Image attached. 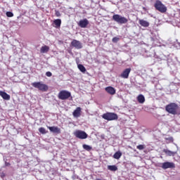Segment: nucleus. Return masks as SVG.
<instances>
[{
    "mask_svg": "<svg viewBox=\"0 0 180 180\" xmlns=\"http://www.w3.org/2000/svg\"><path fill=\"white\" fill-rule=\"evenodd\" d=\"M46 77H51L53 74L51 73V72H46Z\"/></svg>",
    "mask_w": 180,
    "mask_h": 180,
    "instance_id": "31",
    "label": "nucleus"
},
{
    "mask_svg": "<svg viewBox=\"0 0 180 180\" xmlns=\"http://www.w3.org/2000/svg\"><path fill=\"white\" fill-rule=\"evenodd\" d=\"M7 165H11V163H7Z\"/></svg>",
    "mask_w": 180,
    "mask_h": 180,
    "instance_id": "32",
    "label": "nucleus"
},
{
    "mask_svg": "<svg viewBox=\"0 0 180 180\" xmlns=\"http://www.w3.org/2000/svg\"><path fill=\"white\" fill-rule=\"evenodd\" d=\"M105 91H106V92L108 94H109L110 95H115V94H116V89H115L112 86H107V87H105Z\"/></svg>",
    "mask_w": 180,
    "mask_h": 180,
    "instance_id": "14",
    "label": "nucleus"
},
{
    "mask_svg": "<svg viewBox=\"0 0 180 180\" xmlns=\"http://www.w3.org/2000/svg\"><path fill=\"white\" fill-rule=\"evenodd\" d=\"M131 72V68L125 69L120 75L121 78L127 79V78H129V75H130Z\"/></svg>",
    "mask_w": 180,
    "mask_h": 180,
    "instance_id": "10",
    "label": "nucleus"
},
{
    "mask_svg": "<svg viewBox=\"0 0 180 180\" xmlns=\"http://www.w3.org/2000/svg\"><path fill=\"white\" fill-rule=\"evenodd\" d=\"M6 15L7 18H13V13L11 12V11H7L6 13Z\"/></svg>",
    "mask_w": 180,
    "mask_h": 180,
    "instance_id": "26",
    "label": "nucleus"
},
{
    "mask_svg": "<svg viewBox=\"0 0 180 180\" xmlns=\"http://www.w3.org/2000/svg\"><path fill=\"white\" fill-rule=\"evenodd\" d=\"M136 148L138 150H144V148H146V146L144 145H139L136 146Z\"/></svg>",
    "mask_w": 180,
    "mask_h": 180,
    "instance_id": "27",
    "label": "nucleus"
},
{
    "mask_svg": "<svg viewBox=\"0 0 180 180\" xmlns=\"http://www.w3.org/2000/svg\"><path fill=\"white\" fill-rule=\"evenodd\" d=\"M162 169H168V168H175V163L172 162H165L162 164Z\"/></svg>",
    "mask_w": 180,
    "mask_h": 180,
    "instance_id": "8",
    "label": "nucleus"
},
{
    "mask_svg": "<svg viewBox=\"0 0 180 180\" xmlns=\"http://www.w3.org/2000/svg\"><path fill=\"white\" fill-rule=\"evenodd\" d=\"M166 155H168L169 157H174L175 154H176V152H172L168 149H163L162 150Z\"/></svg>",
    "mask_w": 180,
    "mask_h": 180,
    "instance_id": "16",
    "label": "nucleus"
},
{
    "mask_svg": "<svg viewBox=\"0 0 180 180\" xmlns=\"http://www.w3.org/2000/svg\"><path fill=\"white\" fill-rule=\"evenodd\" d=\"M82 147L84 150H86V151H91V150H92V148L91 147V146H89L86 144H83Z\"/></svg>",
    "mask_w": 180,
    "mask_h": 180,
    "instance_id": "25",
    "label": "nucleus"
},
{
    "mask_svg": "<svg viewBox=\"0 0 180 180\" xmlns=\"http://www.w3.org/2000/svg\"><path fill=\"white\" fill-rule=\"evenodd\" d=\"M74 136L80 140H85V139H88V134L82 130H76L74 132Z\"/></svg>",
    "mask_w": 180,
    "mask_h": 180,
    "instance_id": "7",
    "label": "nucleus"
},
{
    "mask_svg": "<svg viewBox=\"0 0 180 180\" xmlns=\"http://www.w3.org/2000/svg\"><path fill=\"white\" fill-rule=\"evenodd\" d=\"M58 98L61 101H67V99L71 98V92L67 90H62L58 93Z\"/></svg>",
    "mask_w": 180,
    "mask_h": 180,
    "instance_id": "6",
    "label": "nucleus"
},
{
    "mask_svg": "<svg viewBox=\"0 0 180 180\" xmlns=\"http://www.w3.org/2000/svg\"><path fill=\"white\" fill-rule=\"evenodd\" d=\"M55 15L56 16H57V18H60V16H61V13H60V11H55Z\"/></svg>",
    "mask_w": 180,
    "mask_h": 180,
    "instance_id": "29",
    "label": "nucleus"
},
{
    "mask_svg": "<svg viewBox=\"0 0 180 180\" xmlns=\"http://www.w3.org/2000/svg\"><path fill=\"white\" fill-rule=\"evenodd\" d=\"M139 25L143 26V27H148L150 26V22L144 20H139Z\"/></svg>",
    "mask_w": 180,
    "mask_h": 180,
    "instance_id": "17",
    "label": "nucleus"
},
{
    "mask_svg": "<svg viewBox=\"0 0 180 180\" xmlns=\"http://www.w3.org/2000/svg\"><path fill=\"white\" fill-rule=\"evenodd\" d=\"M122 155V152H120V150H118L113 155V158H115V160H120Z\"/></svg>",
    "mask_w": 180,
    "mask_h": 180,
    "instance_id": "21",
    "label": "nucleus"
},
{
    "mask_svg": "<svg viewBox=\"0 0 180 180\" xmlns=\"http://www.w3.org/2000/svg\"><path fill=\"white\" fill-rule=\"evenodd\" d=\"M119 40V37H115L114 38H112V43H117Z\"/></svg>",
    "mask_w": 180,
    "mask_h": 180,
    "instance_id": "28",
    "label": "nucleus"
},
{
    "mask_svg": "<svg viewBox=\"0 0 180 180\" xmlns=\"http://www.w3.org/2000/svg\"><path fill=\"white\" fill-rule=\"evenodd\" d=\"M154 6L156 11H158V12H160V13H165V12H167V6L162 4V2H161L160 0L156 1Z\"/></svg>",
    "mask_w": 180,
    "mask_h": 180,
    "instance_id": "5",
    "label": "nucleus"
},
{
    "mask_svg": "<svg viewBox=\"0 0 180 180\" xmlns=\"http://www.w3.org/2000/svg\"><path fill=\"white\" fill-rule=\"evenodd\" d=\"M137 101L139 103H144L146 102V98H144L143 94H140L137 97Z\"/></svg>",
    "mask_w": 180,
    "mask_h": 180,
    "instance_id": "19",
    "label": "nucleus"
},
{
    "mask_svg": "<svg viewBox=\"0 0 180 180\" xmlns=\"http://www.w3.org/2000/svg\"><path fill=\"white\" fill-rule=\"evenodd\" d=\"M47 127L51 133H55L56 134H60L61 133V129L58 128V127Z\"/></svg>",
    "mask_w": 180,
    "mask_h": 180,
    "instance_id": "12",
    "label": "nucleus"
},
{
    "mask_svg": "<svg viewBox=\"0 0 180 180\" xmlns=\"http://www.w3.org/2000/svg\"><path fill=\"white\" fill-rule=\"evenodd\" d=\"M112 20H114L115 22L119 23L120 25H124L127 23V22H129V20H127V18L119 14H115L112 16Z\"/></svg>",
    "mask_w": 180,
    "mask_h": 180,
    "instance_id": "4",
    "label": "nucleus"
},
{
    "mask_svg": "<svg viewBox=\"0 0 180 180\" xmlns=\"http://www.w3.org/2000/svg\"><path fill=\"white\" fill-rule=\"evenodd\" d=\"M32 86L34 88H37L39 91L41 92H47L49 91V86L47 84H43L41 82H35L32 83Z\"/></svg>",
    "mask_w": 180,
    "mask_h": 180,
    "instance_id": "2",
    "label": "nucleus"
},
{
    "mask_svg": "<svg viewBox=\"0 0 180 180\" xmlns=\"http://www.w3.org/2000/svg\"><path fill=\"white\" fill-rule=\"evenodd\" d=\"M103 119L108 120V122H112L113 120H117L119 116L115 112H105L102 115Z\"/></svg>",
    "mask_w": 180,
    "mask_h": 180,
    "instance_id": "3",
    "label": "nucleus"
},
{
    "mask_svg": "<svg viewBox=\"0 0 180 180\" xmlns=\"http://www.w3.org/2000/svg\"><path fill=\"white\" fill-rule=\"evenodd\" d=\"M108 169L112 172L117 171V167L116 165H108Z\"/></svg>",
    "mask_w": 180,
    "mask_h": 180,
    "instance_id": "23",
    "label": "nucleus"
},
{
    "mask_svg": "<svg viewBox=\"0 0 180 180\" xmlns=\"http://www.w3.org/2000/svg\"><path fill=\"white\" fill-rule=\"evenodd\" d=\"M53 23L55 25V27L58 29V27H60V26H61V20L60 19H56L53 21Z\"/></svg>",
    "mask_w": 180,
    "mask_h": 180,
    "instance_id": "22",
    "label": "nucleus"
},
{
    "mask_svg": "<svg viewBox=\"0 0 180 180\" xmlns=\"http://www.w3.org/2000/svg\"><path fill=\"white\" fill-rule=\"evenodd\" d=\"M165 140H168V141H169V143L174 141V138L172 137H169V138H165Z\"/></svg>",
    "mask_w": 180,
    "mask_h": 180,
    "instance_id": "30",
    "label": "nucleus"
},
{
    "mask_svg": "<svg viewBox=\"0 0 180 180\" xmlns=\"http://www.w3.org/2000/svg\"><path fill=\"white\" fill-rule=\"evenodd\" d=\"M49 50H50V47L47 45H45L41 47L40 53H49Z\"/></svg>",
    "mask_w": 180,
    "mask_h": 180,
    "instance_id": "18",
    "label": "nucleus"
},
{
    "mask_svg": "<svg viewBox=\"0 0 180 180\" xmlns=\"http://www.w3.org/2000/svg\"><path fill=\"white\" fill-rule=\"evenodd\" d=\"M81 107H77L72 112L74 117H79V116H81Z\"/></svg>",
    "mask_w": 180,
    "mask_h": 180,
    "instance_id": "13",
    "label": "nucleus"
},
{
    "mask_svg": "<svg viewBox=\"0 0 180 180\" xmlns=\"http://www.w3.org/2000/svg\"><path fill=\"white\" fill-rule=\"evenodd\" d=\"M39 131L41 133V134H47V133H49V131H46L44 127L39 128Z\"/></svg>",
    "mask_w": 180,
    "mask_h": 180,
    "instance_id": "24",
    "label": "nucleus"
},
{
    "mask_svg": "<svg viewBox=\"0 0 180 180\" xmlns=\"http://www.w3.org/2000/svg\"><path fill=\"white\" fill-rule=\"evenodd\" d=\"M0 96H1V98H3V99L5 101H9V99H11V96L3 91H0Z\"/></svg>",
    "mask_w": 180,
    "mask_h": 180,
    "instance_id": "15",
    "label": "nucleus"
},
{
    "mask_svg": "<svg viewBox=\"0 0 180 180\" xmlns=\"http://www.w3.org/2000/svg\"><path fill=\"white\" fill-rule=\"evenodd\" d=\"M71 46L72 47H75V49H77L78 50H79L80 49H82V44L81 43V41L77 39H73L71 41Z\"/></svg>",
    "mask_w": 180,
    "mask_h": 180,
    "instance_id": "9",
    "label": "nucleus"
},
{
    "mask_svg": "<svg viewBox=\"0 0 180 180\" xmlns=\"http://www.w3.org/2000/svg\"><path fill=\"white\" fill-rule=\"evenodd\" d=\"M77 68L81 71V72H83V74H85L86 72V68H85V66L82 64H78L77 65Z\"/></svg>",
    "mask_w": 180,
    "mask_h": 180,
    "instance_id": "20",
    "label": "nucleus"
},
{
    "mask_svg": "<svg viewBox=\"0 0 180 180\" xmlns=\"http://www.w3.org/2000/svg\"><path fill=\"white\" fill-rule=\"evenodd\" d=\"M165 110L170 115H180V108L178 104L175 103H170L165 106Z\"/></svg>",
    "mask_w": 180,
    "mask_h": 180,
    "instance_id": "1",
    "label": "nucleus"
},
{
    "mask_svg": "<svg viewBox=\"0 0 180 180\" xmlns=\"http://www.w3.org/2000/svg\"><path fill=\"white\" fill-rule=\"evenodd\" d=\"M88 25H89V21L86 18L81 20L78 22V26H79V27H82L83 29H85Z\"/></svg>",
    "mask_w": 180,
    "mask_h": 180,
    "instance_id": "11",
    "label": "nucleus"
}]
</instances>
